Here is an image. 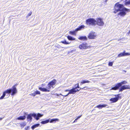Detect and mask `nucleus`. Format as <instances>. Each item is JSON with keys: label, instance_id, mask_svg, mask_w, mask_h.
Instances as JSON below:
<instances>
[{"label": "nucleus", "instance_id": "nucleus-4", "mask_svg": "<svg viewBox=\"0 0 130 130\" xmlns=\"http://www.w3.org/2000/svg\"><path fill=\"white\" fill-rule=\"evenodd\" d=\"M43 116V115H41L40 113H38L37 114L35 113L30 114L28 115L27 119L28 120H29L31 121L32 119V117H33L36 120H38L39 119V118Z\"/></svg>", "mask_w": 130, "mask_h": 130}, {"label": "nucleus", "instance_id": "nucleus-40", "mask_svg": "<svg viewBox=\"0 0 130 130\" xmlns=\"http://www.w3.org/2000/svg\"><path fill=\"white\" fill-rule=\"evenodd\" d=\"M4 117H3L2 118H0V120H1L2 119H3L4 118Z\"/></svg>", "mask_w": 130, "mask_h": 130}, {"label": "nucleus", "instance_id": "nucleus-7", "mask_svg": "<svg viewBox=\"0 0 130 130\" xmlns=\"http://www.w3.org/2000/svg\"><path fill=\"white\" fill-rule=\"evenodd\" d=\"M56 82V80L55 79H54L49 83L48 84V86L47 87L48 89L50 90L51 89V87L53 88V86L55 84Z\"/></svg>", "mask_w": 130, "mask_h": 130}, {"label": "nucleus", "instance_id": "nucleus-18", "mask_svg": "<svg viewBox=\"0 0 130 130\" xmlns=\"http://www.w3.org/2000/svg\"><path fill=\"white\" fill-rule=\"evenodd\" d=\"M50 120V123H55L57 121H58L59 120L58 119H52Z\"/></svg>", "mask_w": 130, "mask_h": 130}, {"label": "nucleus", "instance_id": "nucleus-30", "mask_svg": "<svg viewBox=\"0 0 130 130\" xmlns=\"http://www.w3.org/2000/svg\"><path fill=\"white\" fill-rule=\"evenodd\" d=\"M69 33L71 34L74 35L75 34V31H70Z\"/></svg>", "mask_w": 130, "mask_h": 130}, {"label": "nucleus", "instance_id": "nucleus-25", "mask_svg": "<svg viewBox=\"0 0 130 130\" xmlns=\"http://www.w3.org/2000/svg\"><path fill=\"white\" fill-rule=\"evenodd\" d=\"M85 27V26L84 25H82L80 26L79 27L77 28L76 29L77 31L81 30L82 28H84Z\"/></svg>", "mask_w": 130, "mask_h": 130}, {"label": "nucleus", "instance_id": "nucleus-34", "mask_svg": "<svg viewBox=\"0 0 130 130\" xmlns=\"http://www.w3.org/2000/svg\"><path fill=\"white\" fill-rule=\"evenodd\" d=\"M29 126H28L27 127H25V130H28V129H29Z\"/></svg>", "mask_w": 130, "mask_h": 130}, {"label": "nucleus", "instance_id": "nucleus-24", "mask_svg": "<svg viewBox=\"0 0 130 130\" xmlns=\"http://www.w3.org/2000/svg\"><path fill=\"white\" fill-rule=\"evenodd\" d=\"M67 38L69 40H75V39L74 38H73L72 37L68 36L67 37Z\"/></svg>", "mask_w": 130, "mask_h": 130}, {"label": "nucleus", "instance_id": "nucleus-15", "mask_svg": "<svg viewBox=\"0 0 130 130\" xmlns=\"http://www.w3.org/2000/svg\"><path fill=\"white\" fill-rule=\"evenodd\" d=\"M108 105L107 104H99L96 106V107L97 108H99V109H101L103 107H105L108 106Z\"/></svg>", "mask_w": 130, "mask_h": 130}, {"label": "nucleus", "instance_id": "nucleus-33", "mask_svg": "<svg viewBox=\"0 0 130 130\" xmlns=\"http://www.w3.org/2000/svg\"><path fill=\"white\" fill-rule=\"evenodd\" d=\"M30 95L33 96H35L36 95L35 94V93H34V92L33 93H31Z\"/></svg>", "mask_w": 130, "mask_h": 130}, {"label": "nucleus", "instance_id": "nucleus-31", "mask_svg": "<svg viewBox=\"0 0 130 130\" xmlns=\"http://www.w3.org/2000/svg\"><path fill=\"white\" fill-rule=\"evenodd\" d=\"M32 13V12L30 11L29 13L28 14L27 16L26 17L27 18H28L29 16H30L31 15Z\"/></svg>", "mask_w": 130, "mask_h": 130}, {"label": "nucleus", "instance_id": "nucleus-1", "mask_svg": "<svg viewBox=\"0 0 130 130\" xmlns=\"http://www.w3.org/2000/svg\"><path fill=\"white\" fill-rule=\"evenodd\" d=\"M17 85L15 84L11 88L8 89L5 91L3 93V95L0 97V99H3L6 95V93L10 94L11 93V95H14L17 92V90L16 89V86Z\"/></svg>", "mask_w": 130, "mask_h": 130}, {"label": "nucleus", "instance_id": "nucleus-32", "mask_svg": "<svg viewBox=\"0 0 130 130\" xmlns=\"http://www.w3.org/2000/svg\"><path fill=\"white\" fill-rule=\"evenodd\" d=\"M113 65V63L112 62H109V63L108 65L109 66H112Z\"/></svg>", "mask_w": 130, "mask_h": 130}, {"label": "nucleus", "instance_id": "nucleus-12", "mask_svg": "<svg viewBox=\"0 0 130 130\" xmlns=\"http://www.w3.org/2000/svg\"><path fill=\"white\" fill-rule=\"evenodd\" d=\"M130 88L127 85H124L122 86L119 89L120 91H122L123 90L129 89Z\"/></svg>", "mask_w": 130, "mask_h": 130}, {"label": "nucleus", "instance_id": "nucleus-42", "mask_svg": "<svg viewBox=\"0 0 130 130\" xmlns=\"http://www.w3.org/2000/svg\"><path fill=\"white\" fill-rule=\"evenodd\" d=\"M105 0V2H107V0Z\"/></svg>", "mask_w": 130, "mask_h": 130}, {"label": "nucleus", "instance_id": "nucleus-20", "mask_svg": "<svg viewBox=\"0 0 130 130\" xmlns=\"http://www.w3.org/2000/svg\"><path fill=\"white\" fill-rule=\"evenodd\" d=\"M40 125V124L39 123L35 124L31 127V129L34 130L36 128L38 127Z\"/></svg>", "mask_w": 130, "mask_h": 130}, {"label": "nucleus", "instance_id": "nucleus-22", "mask_svg": "<svg viewBox=\"0 0 130 130\" xmlns=\"http://www.w3.org/2000/svg\"><path fill=\"white\" fill-rule=\"evenodd\" d=\"M127 83V82L124 80L121 82L119 83V84L120 86V87H121L122 85L126 84Z\"/></svg>", "mask_w": 130, "mask_h": 130}, {"label": "nucleus", "instance_id": "nucleus-10", "mask_svg": "<svg viewBox=\"0 0 130 130\" xmlns=\"http://www.w3.org/2000/svg\"><path fill=\"white\" fill-rule=\"evenodd\" d=\"M120 94H119L117 95H115L116 97L115 98H112L110 99L109 100L112 103H115L117 102L119 100V97Z\"/></svg>", "mask_w": 130, "mask_h": 130}, {"label": "nucleus", "instance_id": "nucleus-41", "mask_svg": "<svg viewBox=\"0 0 130 130\" xmlns=\"http://www.w3.org/2000/svg\"><path fill=\"white\" fill-rule=\"evenodd\" d=\"M87 88V87H84V88H83V89H86V88Z\"/></svg>", "mask_w": 130, "mask_h": 130}, {"label": "nucleus", "instance_id": "nucleus-3", "mask_svg": "<svg viewBox=\"0 0 130 130\" xmlns=\"http://www.w3.org/2000/svg\"><path fill=\"white\" fill-rule=\"evenodd\" d=\"M75 88H73L71 90L67 89L64 91L65 92L69 91V92L66 95H64L65 97H66L68 96L70 94H74L77 91H78L80 89H78L77 88H79L78 84L76 85H75Z\"/></svg>", "mask_w": 130, "mask_h": 130}, {"label": "nucleus", "instance_id": "nucleus-36", "mask_svg": "<svg viewBox=\"0 0 130 130\" xmlns=\"http://www.w3.org/2000/svg\"><path fill=\"white\" fill-rule=\"evenodd\" d=\"M73 51L72 50V51H69V52H68V54H70V53H72Z\"/></svg>", "mask_w": 130, "mask_h": 130}, {"label": "nucleus", "instance_id": "nucleus-11", "mask_svg": "<svg viewBox=\"0 0 130 130\" xmlns=\"http://www.w3.org/2000/svg\"><path fill=\"white\" fill-rule=\"evenodd\" d=\"M125 52V51H124L123 53H120L118 55V57H120L122 56L130 55V53H126Z\"/></svg>", "mask_w": 130, "mask_h": 130}, {"label": "nucleus", "instance_id": "nucleus-39", "mask_svg": "<svg viewBox=\"0 0 130 130\" xmlns=\"http://www.w3.org/2000/svg\"><path fill=\"white\" fill-rule=\"evenodd\" d=\"M77 119H76L74 121V122H77Z\"/></svg>", "mask_w": 130, "mask_h": 130}, {"label": "nucleus", "instance_id": "nucleus-13", "mask_svg": "<svg viewBox=\"0 0 130 130\" xmlns=\"http://www.w3.org/2000/svg\"><path fill=\"white\" fill-rule=\"evenodd\" d=\"M115 7H117L118 8H126L124 7V6L123 4H119V3H117L115 4Z\"/></svg>", "mask_w": 130, "mask_h": 130}, {"label": "nucleus", "instance_id": "nucleus-19", "mask_svg": "<svg viewBox=\"0 0 130 130\" xmlns=\"http://www.w3.org/2000/svg\"><path fill=\"white\" fill-rule=\"evenodd\" d=\"M26 116H20L17 118V119L18 120H24L25 119Z\"/></svg>", "mask_w": 130, "mask_h": 130}, {"label": "nucleus", "instance_id": "nucleus-27", "mask_svg": "<svg viewBox=\"0 0 130 130\" xmlns=\"http://www.w3.org/2000/svg\"><path fill=\"white\" fill-rule=\"evenodd\" d=\"M61 42H62L63 43L66 44H69L70 43L67 42L66 40H64L63 41H62Z\"/></svg>", "mask_w": 130, "mask_h": 130}, {"label": "nucleus", "instance_id": "nucleus-38", "mask_svg": "<svg viewBox=\"0 0 130 130\" xmlns=\"http://www.w3.org/2000/svg\"><path fill=\"white\" fill-rule=\"evenodd\" d=\"M130 34V30L128 32H127V35H129Z\"/></svg>", "mask_w": 130, "mask_h": 130}, {"label": "nucleus", "instance_id": "nucleus-6", "mask_svg": "<svg viewBox=\"0 0 130 130\" xmlns=\"http://www.w3.org/2000/svg\"><path fill=\"white\" fill-rule=\"evenodd\" d=\"M88 46L87 43L85 42H84L79 45L78 47L80 49H85L88 48Z\"/></svg>", "mask_w": 130, "mask_h": 130}, {"label": "nucleus", "instance_id": "nucleus-29", "mask_svg": "<svg viewBox=\"0 0 130 130\" xmlns=\"http://www.w3.org/2000/svg\"><path fill=\"white\" fill-rule=\"evenodd\" d=\"M125 4L126 5H130V0L126 2L125 3Z\"/></svg>", "mask_w": 130, "mask_h": 130}, {"label": "nucleus", "instance_id": "nucleus-23", "mask_svg": "<svg viewBox=\"0 0 130 130\" xmlns=\"http://www.w3.org/2000/svg\"><path fill=\"white\" fill-rule=\"evenodd\" d=\"M49 119L47 120H46L42 121L41 122V123L42 124H44L48 123L49 122Z\"/></svg>", "mask_w": 130, "mask_h": 130}, {"label": "nucleus", "instance_id": "nucleus-21", "mask_svg": "<svg viewBox=\"0 0 130 130\" xmlns=\"http://www.w3.org/2000/svg\"><path fill=\"white\" fill-rule=\"evenodd\" d=\"M19 124L21 127L22 128H23L26 125V123L25 122L21 123H19Z\"/></svg>", "mask_w": 130, "mask_h": 130}, {"label": "nucleus", "instance_id": "nucleus-35", "mask_svg": "<svg viewBox=\"0 0 130 130\" xmlns=\"http://www.w3.org/2000/svg\"><path fill=\"white\" fill-rule=\"evenodd\" d=\"M56 95L57 96H59V95H62L63 96H64V95H62L61 94V93H60V94H56Z\"/></svg>", "mask_w": 130, "mask_h": 130}, {"label": "nucleus", "instance_id": "nucleus-17", "mask_svg": "<svg viewBox=\"0 0 130 130\" xmlns=\"http://www.w3.org/2000/svg\"><path fill=\"white\" fill-rule=\"evenodd\" d=\"M78 39L82 40L85 41L87 40V38L86 37V36H81L79 37L78 38Z\"/></svg>", "mask_w": 130, "mask_h": 130}, {"label": "nucleus", "instance_id": "nucleus-8", "mask_svg": "<svg viewBox=\"0 0 130 130\" xmlns=\"http://www.w3.org/2000/svg\"><path fill=\"white\" fill-rule=\"evenodd\" d=\"M96 24L99 26H103L104 24V23L102 19L99 18L97 19Z\"/></svg>", "mask_w": 130, "mask_h": 130}, {"label": "nucleus", "instance_id": "nucleus-26", "mask_svg": "<svg viewBox=\"0 0 130 130\" xmlns=\"http://www.w3.org/2000/svg\"><path fill=\"white\" fill-rule=\"evenodd\" d=\"M89 82H90L88 80H83L80 83V85H81L83 84L86 83H89Z\"/></svg>", "mask_w": 130, "mask_h": 130}, {"label": "nucleus", "instance_id": "nucleus-14", "mask_svg": "<svg viewBox=\"0 0 130 130\" xmlns=\"http://www.w3.org/2000/svg\"><path fill=\"white\" fill-rule=\"evenodd\" d=\"M46 87V88H45L40 87L39 88V89L41 91L43 92H49L50 90H49L48 89V87Z\"/></svg>", "mask_w": 130, "mask_h": 130}, {"label": "nucleus", "instance_id": "nucleus-37", "mask_svg": "<svg viewBox=\"0 0 130 130\" xmlns=\"http://www.w3.org/2000/svg\"><path fill=\"white\" fill-rule=\"evenodd\" d=\"M82 115H81L80 116H78L77 118L76 119L77 120H78L79 118Z\"/></svg>", "mask_w": 130, "mask_h": 130}, {"label": "nucleus", "instance_id": "nucleus-43", "mask_svg": "<svg viewBox=\"0 0 130 130\" xmlns=\"http://www.w3.org/2000/svg\"><path fill=\"white\" fill-rule=\"evenodd\" d=\"M78 88V89H80H80H81V88L80 89V88L79 87V88Z\"/></svg>", "mask_w": 130, "mask_h": 130}, {"label": "nucleus", "instance_id": "nucleus-28", "mask_svg": "<svg viewBox=\"0 0 130 130\" xmlns=\"http://www.w3.org/2000/svg\"><path fill=\"white\" fill-rule=\"evenodd\" d=\"M34 92L35 94V95L37 94H40V92L38 91H35Z\"/></svg>", "mask_w": 130, "mask_h": 130}, {"label": "nucleus", "instance_id": "nucleus-5", "mask_svg": "<svg viewBox=\"0 0 130 130\" xmlns=\"http://www.w3.org/2000/svg\"><path fill=\"white\" fill-rule=\"evenodd\" d=\"M86 22L87 25L94 26L96 25V21L94 19L90 18L86 20Z\"/></svg>", "mask_w": 130, "mask_h": 130}, {"label": "nucleus", "instance_id": "nucleus-9", "mask_svg": "<svg viewBox=\"0 0 130 130\" xmlns=\"http://www.w3.org/2000/svg\"><path fill=\"white\" fill-rule=\"evenodd\" d=\"M96 36V34L94 32H91L89 34L88 37L89 39H94Z\"/></svg>", "mask_w": 130, "mask_h": 130}, {"label": "nucleus", "instance_id": "nucleus-16", "mask_svg": "<svg viewBox=\"0 0 130 130\" xmlns=\"http://www.w3.org/2000/svg\"><path fill=\"white\" fill-rule=\"evenodd\" d=\"M120 87V86L119 84V83L117 84L115 86L111 88V90H116L118 89Z\"/></svg>", "mask_w": 130, "mask_h": 130}, {"label": "nucleus", "instance_id": "nucleus-2", "mask_svg": "<svg viewBox=\"0 0 130 130\" xmlns=\"http://www.w3.org/2000/svg\"><path fill=\"white\" fill-rule=\"evenodd\" d=\"M120 12L118 13V15H120L121 16H124L126 14V12H128L130 11V10L128 9H118L117 10H116L114 11L115 13Z\"/></svg>", "mask_w": 130, "mask_h": 130}]
</instances>
